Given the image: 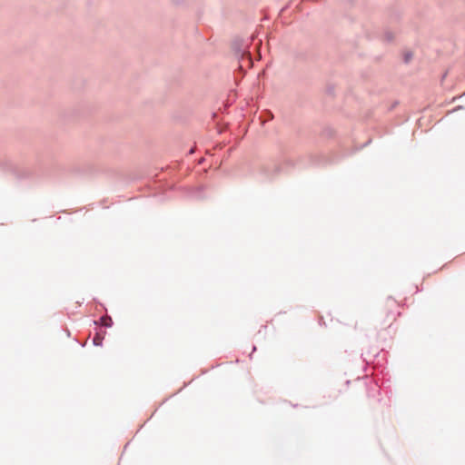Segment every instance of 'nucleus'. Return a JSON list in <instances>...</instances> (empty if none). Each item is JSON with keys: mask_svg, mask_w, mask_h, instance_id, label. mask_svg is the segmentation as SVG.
<instances>
[{"mask_svg": "<svg viewBox=\"0 0 465 465\" xmlns=\"http://www.w3.org/2000/svg\"><path fill=\"white\" fill-rule=\"evenodd\" d=\"M412 58V54L411 52H408L404 54V62L409 63Z\"/></svg>", "mask_w": 465, "mask_h": 465, "instance_id": "obj_6", "label": "nucleus"}, {"mask_svg": "<svg viewBox=\"0 0 465 465\" xmlns=\"http://www.w3.org/2000/svg\"><path fill=\"white\" fill-rule=\"evenodd\" d=\"M386 38H387L388 41H391L393 37H392V35L391 33H388V34H386Z\"/></svg>", "mask_w": 465, "mask_h": 465, "instance_id": "obj_7", "label": "nucleus"}, {"mask_svg": "<svg viewBox=\"0 0 465 465\" xmlns=\"http://www.w3.org/2000/svg\"><path fill=\"white\" fill-rule=\"evenodd\" d=\"M248 45H244L243 43L235 42L233 44V48L235 51V54L241 62H246L250 64L252 63L251 60V53L247 50Z\"/></svg>", "mask_w": 465, "mask_h": 465, "instance_id": "obj_1", "label": "nucleus"}, {"mask_svg": "<svg viewBox=\"0 0 465 465\" xmlns=\"http://www.w3.org/2000/svg\"><path fill=\"white\" fill-rule=\"evenodd\" d=\"M99 321H100L101 324L106 328L111 327L113 324V321H112L111 317H109V316H103L100 318Z\"/></svg>", "mask_w": 465, "mask_h": 465, "instance_id": "obj_3", "label": "nucleus"}, {"mask_svg": "<svg viewBox=\"0 0 465 465\" xmlns=\"http://www.w3.org/2000/svg\"><path fill=\"white\" fill-rule=\"evenodd\" d=\"M5 168L6 170H9L10 172L14 173L18 177H25L27 175L26 172H22V170L19 166H17L16 164H15L14 163H12L10 161H7L5 163Z\"/></svg>", "mask_w": 465, "mask_h": 465, "instance_id": "obj_2", "label": "nucleus"}, {"mask_svg": "<svg viewBox=\"0 0 465 465\" xmlns=\"http://www.w3.org/2000/svg\"><path fill=\"white\" fill-rule=\"evenodd\" d=\"M103 342V337L99 334H96L93 339V343L94 346H101Z\"/></svg>", "mask_w": 465, "mask_h": 465, "instance_id": "obj_5", "label": "nucleus"}, {"mask_svg": "<svg viewBox=\"0 0 465 465\" xmlns=\"http://www.w3.org/2000/svg\"><path fill=\"white\" fill-rule=\"evenodd\" d=\"M261 117H264L262 122L265 123L267 121L272 120L273 118V114L271 112L266 111V112L262 113Z\"/></svg>", "mask_w": 465, "mask_h": 465, "instance_id": "obj_4", "label": "nucleus"}]
</instances>
